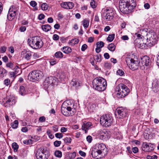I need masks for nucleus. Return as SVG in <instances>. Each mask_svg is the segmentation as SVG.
<instances>
[{
    "label": "nucleus",
    "mask_w": 159,
    "mask_h": 159,
    "mask_svg": "<svg viewBox=\"0 0 159 159\" xmlns=\"http://www.w3.org/2000/svg\"><path fill=\"white\" fill-rule=\"evenodd\" d=\"M39 120L41 122H44L45 120V118L44 116L41 117L39 118Z\"/></svg>",
    "instance_id": "nucleus-61"
},
{
    "label": "nucleus",
    "mask_w": 159,
    "mask_h": 159,
    "mask_svg": "<svg viewBox=\"0 0 159 159\" xmlns=\"http://www.w3.org/2000/svg\"><path fill=\"white\" fill-rule=\"evenodd\" d=\"M69 101L64 102L62 104L61 107V112L65 116H68L74 115L76 111L73 105L70 104Z\"/></svg>",
    "instance_id": "nucleus-1"
},
{
    "label": "nucleus",
    "mask_w": 159,
    "mask_h": 159,
    "mask_svg": "<svg viewBox=\"0 0 159 159\" xmlns=\"http://www.w3.org/2000/svg\"><path fill=\"white\" fill-rule=\"evenodd\" d=\"M114 10L113 8L110 7H107L104 10L106 12V15L104 16L105 19L109 20L113 18V15Z\"/></svg>",
    "instance_id": "nucleus-14"
},
{
    "label": "nucleus",
    "mask_w": 159,
    "mask_h": 159,
    "mask_svg": "<svg viewBox=\"0 0 159 159\" xmlns=\"http://www.w3.org/2000/svg\"><path fill=\"white\" fill-rule=\"evenodd\" d=\"M89 20L86 19H84L83 20L82 22L83 26L84 28H87L88 27L89 24Z\"/></svg>",
    "instance_id": "nucleus-30"
},
{
    "label": "nucleus",
    "mask_w": 159,
    "mask_h": 159,
    "mask_svg": "<svg viewBox=\"0 0 159 159\" xmlns=\"http://www.w3.org/2000/svg\"><path fill=\"white\" fill-rule=\"evenodd\" d=\"M55 137L57 138L61 139L63 137V134L61 133H57L55 134Z\"/></svg>",
    "instance_id": "nucleus-49"
},
{
    "label": "nucleus",
    "mask_w": 159,
    "mask_h": 159,
    "mask_svg": "<svg viewBox=\"0 0 159 159\" xmlns=\"http://www.w3.org/2000/svg\"><path fill=\"white\" fill-rule=\"evenodd\" d=\"M68 9L72 8L74 7V4L71 2H67Z\"/></svg>",
    "instance_id": "nucleus-42"
},
{
    "label": "nucleus",
    "mask_w": 159,
    "mask_h": 159,
    "mask_svg": "<svg viewBox=\"0 0 159 159\" xmlns=\"http://www.w3.org/2000/svg\"><path fill=\"white\" fill-rule=\"evenodd\" d=\"M49 152L44 149H39L35 153L37 159H48L49 156Z\"/></svg>",
    "instance_id": "nucleus-9"
},
{
    "label": "nucleus",
    "mask_w": 159,
    "mask_h": 159,
    "mask_svg": "<svg viewBox=\"0 0 159 159\" xmlns=\"http://www.w3.org/2000/svg\"><path fill=\"white\" fill-rule=\"evenodd\" d=\"M71 85L75 87V88H77L79 86H80L81 84V82L78 79H73L70 83Z\"/></svg>",
    "instance_id": "nucleus-21"
},
{
    "label": "nucleus",
    "mask_w": 159,
    "mask_h": 159,
    "mask_svg": "<svg viewBox=\"0 0 159 159\" xmlns=\"http://www.w3.org/2000/svg\"><path fill=\"white\" fill-rule=\"evenodd\" d=\"M105 82V80L102 78L99 77L94 79L93 81V88L98 86L102 83Z\"/></svg>",
    "instance_id": "nucleus-18"
},
{
    "label": "nucleus",
    "mask_w": 159,
    "mask_h": 159,
    "mask_svg": "<svg viewBox=\"0 0 159 159\" xmlns=\"http://www.w3.org/2000/svg\"><path fill=\"white\" fill-rule=\"evenodd\" d=\"M129 5L130 7H129L130 9L133 10L136 6V0H128Z\"/></svg>",
    "instance_id": "nucleus-28"
},
{
    "label": "nucleus",
    "mask_w": 159,
    "mask_h": 159,
    "mask_svg": "<svg viewBox=\"0 0 159 159\" xmlns=\"http://www.w3.org/2000/svg\"><path fill=\"white\" fill-rule=\"evenodd\" d=\"M107 48L110 51L113 52L115 49L116 46L114 44L111 43L108 45Z\"/></svg>",
    "instance_id": "nucleus-31"
},
{
    "label": "nucleus",
    "mask_w": 159,
    "mask_h": 159,
    "mask_svg": "<svg viewBox=\"0 0 159 159\" xmlns=\"http://www.w3.org/2000/svg\"><path fill=\"white\" fill-rule=\"evenodd\" d=\"M42 28L43 30L46 32L49 31L51 29V26L48 24L42 25Z\"/></svg>",
    "instance_id": "nucleus-29"
},
{
    "label": "nucleus",
    "mask_w": 159,
    "mask_h": 159,
    "mask_svg": "<svg viewBox=\"0 0 159 159\" xmlns=\"http://www.w3.org/2000/svg\"><path fill=\"white\" fill-rule=\"evenodd\" d=\"M104 56L105 59H108L110 57L109 54L107 53H105L104 54Z\"/></svg>",
    "instance_id": "nucleus-62"
},
{
    "label": "nucleus",
    "mask_w": 159,
    "mask_h": 159,
    "mask_svg": "<svg viewBox=\"0 0 159 159\" xmlns=\"http://www.w3.org/2000/svg\"><path fill=\"white\" fill-rule=\"evenodd\" d=\"M19 93L21 96H23L27 94V92L24 86H21L19 88Z\"/></svg>",
    "instance_id": "nucleus-24"
},
{
    "label": "nucleus",
    "mask_w": 159,
    "mask_h": 159,
    "mask_svg": "<svg viewBox=\"0 0 159 159\" xmlns=\"http://www.w3.org/2000/svg\"><path fill=\"white\" fill-rule=\"evenodd\" d=\"M95 148L101 154L102 156L105 155L107 153V149L104 144L102 143L97 144L95 147Z\"/></svg>",
    "instance_id": "nucleus-12"
},
{
    "label": "nucleus",
    "mask_w": 159,
    "mask_h": 159,
    "mask_svg": "<svg viewBox=\"0 0 159 159\" xmlns=\"http://www.w3.org/2000/svg\"><path fill=\"white\" fill-rule=\"evenodd\" d=\"M147 44L150 46H152L157 43V35L152 30L150 31L147 33Z\"/></svg>",
    "instance_id": "nucleus-5"
},
{
    "label": "nucleus",
    "mask_w": 159,
    "mask_h": 159,
    "mask_svg": "<svg viewBox=\"0 0 159 159\" xmlns=\"http://www.w3.org/2000/svg\"><path fill=\"white\" fill-rule=\"evenodd\" d=\"M18 121L17 120H15L11 124V125L13 128L16 129L18 127Z\"/></svg>",
    "instance_id": "nucleus-36"
},
{
    "label": "nucleus",
    "mask_w": 159,
    "mask_h": 159,
    "mask_svg": "<svg viewBox=\"0 0 159 159\" xmlns=\"http://www.w3.org/2000/svg\"><path fill=\"white\" fill-rule=\"evenodd\" d=\"M116 96L118 98H123L128 95L129 89L123 84H120L114 89Z\"/></svg>",
    "instance_id": "nucleus-2"
},
{
    "label": "nucleus",
    "mask_w": 159,
    "mask_h": 159,
    "mask_svg": "<svg viewBox=\"0 0 159 159\" xmlns=\"http://www.w3.org/2000/svg\"><path fill=\"white\" fill-rule=\"evenodd\" d=\"M30 5L31 6L34 7L37 5V3L35 1H32L30 2Z\"/></svg>",
    "instance_id": "nucleus-54"
},
{
    "label": "nucleus",
    "mask_w": 159,
    "mask_h": 159,
    "mask_svg": "<svg viewBox=\"0 0 159 159\" xmlns=\"http://www.w3.org/2000/svg\"><path fill=\"white\" fill-rule=\"evenodd\" d=\"M19 8L17 7L11 6L9 9L7 15V18L9 20H12L14 18Z\"/></svg>",
    "instance_id": "nucleus-10"
},
{
    "label": "nucleus",
    "mask_w": 159,
    "mask_h": 159,
    "mask_svg": "<svg viewBox=\"0 0 159 159\" xmlns=\"http://www.w3.org/2000/svg\"><path fill=\"white\" fill-rule=\"evenodd\" d=\"M7 67L13 69L14 68L13 64L11 62H9L6 64Z\"/></svg>",
    "instance_id": "nucleus-48"
},
{
    "label": "nucleus",
    "mask_w": 159,
    "mask_h": 159,
    "mask_svg": "<svg viewBox=\"0 0 159 159\" xmlns=\"http://www.w3.org/2000/svg\"><path fill=\"white\" fill-rule=\"evenodd\" d=\"M76 155V153L75 152L70 153L68 154V156L70 159H73L74 158Z\"/></svg>",
    "instance_id": "nucleus-37"
},
{
    "label": "nucleus",
    "mask_w": 159,
    "mask_h": 159,
    "mask_svg": "<svg viewBox=\"0 0 159 159\" xmlns=\"http://www.w3.org/2000/svg\"><path fill=\"white\" fill-rule=\"evenodd\" d=\"M31 141V139L25 140L23 141V143L26 144H28L30 143Z\"/></svg>",
    "instance_id": "nucleus-60"
},
{
    "label": "nucleus",
    "mask_w": 159,
    "mask_h": 159,
    "mask_svg": "<svg viewBox=\"0 0 159 159\" xmlns=\"http://www.w3.org/2000/svg\"><path fill=\"white\" fill-rule=\"evenodd\" d=\"M113 118L109 115H102L100 118L101 124L103 126L108 127L111 125L112 123Z\"/></svg>",
    "instance_id": "nucleus-7"
},
{
    "label": "nucleus",
    "mask_w": 159,
    "mask_h": 159,
    "mask_svg": "<svg viewBox=\"0 0 159 159\" xmlns=\"http://www.w3.org/2000/svg\"><path fill=\"white\" fill-rule=\"evenodd\" d=\"M79 39H75L69 40L68 42V43L69 45H74L77 44L79 43Z\"/></svg>",
    "instance_id": "nucleus-27"
},
{
    "label": "nucleus",
    "mask_w": 159,
    "mask_h": 159,
    "mask_svg": "<svg viewBox=\"0 0 159 159\" xmlns=\"http://www.w3.org/2000/svg\"><path fill=\"white\" fill-rule=\"evenodd\" d=\"M90 5L93 8H95L96 7L95 2L93 0H92L90 2Z\"/></svg>",
    "instance_id": "nucleus-51"
},
{
    "label": "nucleus",
    "mask_w": 159,
    "mask_h": 159,
    "mask_svg": "<svg viewBox=\"0 0 159 159\" xmlns=\"http://www.w3.org/2000/svg\"><path fill=\"white\" fill-rule=\"evenodd\" d=\"M52 130L55 132H56L58 131V127L57 125L52 126Z\"/></svg>",
    "instance_id": "nucleus-53"
},
{
    "label": "nucleus",
    "mask_w": 159,
    "mask_h": 159,
    "mask_svg": "<svg viewBox=\"0 0 159 159\" xmlns=\"http://www.w3.org/2000/svg\"><path fill=\"white\" fill-rule=\"evenodd\" d=\"M154 146L153 144L144 142L143 144L142 149L146 152H150L154 149Z\"/></svg>",
    "instance_id": "nucleus-13"
},
{
    "label": "nucleus",
    "mask_w": 159,
    "mask_h": 159,
    "mask_svg": "<svg viewBox=\"0 0 159 159\" xmlns=\"http://www.w3.org/2000/svg\"><path fill=\"white\" fill-rule=\"evenodd\" d=\"M28 43L30 46L34 49L40 48L43 45V43L40 37L37 36L32 37L30 39H29Z\"/></svg>",
    "instance_id": "nucleus-3"
},
{
    "label": "nucleus",
    "mask_w": 159,
    "mask_h": 159,
    "mask_svg": "<svg viewBox=\"0 0 159 159\" xmlns=\"http://www.w3.org/2000/svg\"><path fill=\"white\" fill-rule=\"evenodd\" d=\"M68 5L67 2H64L61 4V7L66 9H68Z\"/></svg>",
    "instance_id": "nucleus-43"
},
{
    "label": "nucleus",
    "mask_w": 159,
    "mask_h": 159,
    "mask_svg": "<svg viewBox=\"0 0 159 159\" xmlns=\"http://www.w3.org/2000/svg\"><path fill=\"white\" fill-rule=\"evenodd\" d=\"M45 17V16L42 14H39L38 16V19L40 20L43 19Z\"/></svg>",
    "instance_id": "nucleus-56"
},
{
    "label": "nucleus",
    "mask_w": 159,
    "mask_h": 159,
    "mask_svg": "<svg viewBox=\"0 0 159 159\" xmlns=\"http://www.w3.org/2000/svg\"><path fill=\"white\" fill-rule=\"evenodd\" d=\"M55 155L56 157L61 158L62 157V152L60 151H56L55 152Z\"/></svg>",
    "instance_id": "nucleus-38"
},
{
    "label": "nucleus",
    "mask_w": 159,
    "mask_h": 159,
    "mask_svg": "<svg viewBox=\"0 0 159 159\" xmlns=\"http://www.w3.org/2000/svg\"><path fill=\"white\" fill-rule=\"evenodd\" d=\"M126 109L120 107L116 109L115 114L116 116H118L117 117L122 118L126 116Z\"/></svg>",
    "instance_id": "nucleus-16"
},
{
    "label": "nucleus",
    "mask_w": 159,
    "mask_h": 159,
    "mask_svg": "<svg viewBox=\"0 0 159 159\" xmlns=\"http://www.w3.org/2000/svg\"><path fill=\"white\" fill-rule=\"evenodd\" d=\"M10 80L8 79H5L4 81V84L6 86H7L10 84Z\"/></svg>",
    "instance_id": "nucleus-46"
},
{
    "label": "nucleus",
    "mask_w": 159,
    "mask_h": 159,
    "mask_svg": "<svg viewBox=\"0 0 159 159\" xmlns=\"http://www.w3.org/2000/svg\"><path fill=\"white\" fill-rule=\"evenodd\" d=\"M64 142L66 143H70L71 141V139L70 137H66L63 139Z\"/></svg>",
    "instance_id": "nucleus-41"
},
{
    "label": "nucleus",
    "mask_w": 159,
    "mask_h": 159,
    "mask_svg": "<svg viewBox=\"0 0 159 159\" xmlns=\"http://www.w3.org/2000/svg\"><path fill=\"white\" fill-rule=\"evenodd\" d=\"M31 56V52L30 51H27L23 53L24 57L27 60L30 59Z\"/></svg>",
    "instance_id": "nucleus-23"
},
{
    "label": "nucleus",
    "mask_w": 159,
    "mask_h": 159,
    "mask_svg": "<svg viewBox=\"0 0 159 159\" xmlns=\"http://www.w3.org/2000/svg\"><path fill=\"white\" fill-rule=\"evenodd\" d=\"M97 136L100 139L106 140L110 138L111 134L109 132H108L105 130L101 129L98 131Z\"/></svg>",
    "instance_id": "nucleus-11"
},
{
    "label": "nucleus",
    "mask_w": 159,
    "mask_h": 159,
    "mask_svg": "<svg viewBox=\"0 0 159 159\" xmlns=\"http://www.w3.org/2000/svg\"><path fill=\"white\" fill-rule=\"evenodd\" d=\"M61 143V142L59 141H56L54 142V145L56 147L59 146Z\"/></svg>",
    "instance_id": "nucleus-47"
},
{
    "label": "nucleus",
    "mask_w": 159,
    "mask_h": 159,
    "mask_svg": "<svg viewBox=\"0 0 159 159\" xmlns=\"http://www.w3.org/2000/svg\"><path fill=\"white\" fill-rule=\"evenodd\" d=\"M158 85V84L157 83V81L156 80H154L152 83V89H154V88H157Z\"/></svg>",
    "instance_id": "nucleus-45"
},
{
    "label": "nucleus",
    "mask_w": 159,
    "mask_h": 159,
    "mask_svg": "<svg viewBox=\"0 0 159 159\" xmlns=\"http://www.w3.org/2000/svg\"><path fill=\"white\" fill-rule=\"evenodd\" d=\"M67 130V129L66 128L64 127L61 128V132H66Z\"/></svg>",
    "instance_id": "nucleus-64"
},
{
    "label": "nucleus",
    "mask_w": 159,
    "mask_h": 159,
    "mask_svg": "<svg viewBox=\"0 0 159 159\" xmlns=\"http://www.w3.org/2000/svg\"><path fill=\"white\" fill-rule=\"evenodd\" d=\"M86 140L89 143H90L92 140V138L91 136L89 135L86 137Z\"/></svg>",
    "instance_id": "nucleus-52"
},
{
    "label": "nucleus",
    "mask_w": 159,
    "mask_h": 159,
    "mask_svg": "<svg viewBox=\"0 0 159 159\" xmlns=\"http://www.w3.org/2000/svg\"><path fill=\"white\" fill-rule=\"evenodd\" d=\"M59 37L58 35L56 34H55L53 35V39L54 40H57L59 39Z\"/></svg>",
    "instance_id": "nucleus-59"
},
{
    "label": "nucleus",
    "mask_w": 159,
    "mask_h": 159,
    "mask_svg": "<svg viewBox=\"0 0 159 159\" xmlns=\"http://www.w3.org/2000/svg\"><path fill=\"white\" fill-rule=\"evenodd\" d=\"M141 64L143 66H148L151 65V60L148 57L145 56L141 58Z\"/></svg>",
    "instance_id": "nucleus-17"
},
{
    "label": "nucleus",
    "mask_w": 159,
    "mask_h": 159,
    "mask_svg": "<svg viewBox=\"0 0 159 159\" xmlns=\"http://www.w3.org/2000/svg\"><path fill=\"white\" fill-rule=\"evenodd\" d=\"M126 61L127 66L131 70H134L138 68L139 62L137 60H134L131 57H128L126 58Z\"/></svg>",
    "instance_id": "nucleus-8"
},
{
    "label": "nucleus",
    "mask_w": 159,
    "mask_h": 159,
    "mask_svg": "<svg viewBox=\"0 0 159 159\" xmlns=\"http://www.w3.org/2000/svg\"><path fill=\"white\" fill-rule=\"evenodd\" d=\"M15 100L12 96H10L8 100H6L3 105L5 107L12 105L14 102Z\"/></svg>",
    "instance_id": "nucleus-22"
},
{
    "label": "nucleus",
    "mask_w": 159,
    "mask_h": 159,
    "mask_svg": "<svg viewBox=\"0 0 159 159\" xmlns=\"http://www.w3.org/2000/svg\"><path fill=\"white\" fill-rule=\"evenodd\" d=\"M87 48V45L86 44H84L82 46L81 48V50L83 51H84Z\"/></svg>",
    "instance_id": "nucleus-55"
},
{
    "label": "nucleus",
    "mask_w": 159,
    "mask_h": 159,
    "mask_svg": "<svg viewBox=\"0 0 159 159\" xmlns=\"http://www.w3.org/2000/svg\"><path fill=\"white\" fill-rule=\"evenodd\" d=\"M121 39L124 40H128L129 39V37L127 35H124L121 37Z\"/></svg>",
    "instance_id": "nucleus-63"
},
{
    "label": "nucleus",
    "mask_w": 159,
    "mask_h": 159,
    "mask_svg": "<svg viewBox=\"0 0 159 159\" xmlns=\"http://www.w3.org/2000/svg\"><path fill=\"white\" fill-rule=\"evenodd\" d=\"M129 7L128 0H120L119 8L121 12L125 14L130 12L132 9L129 8Z\"/></svg>",
    "instance_id": "nucleus-4"
},
{
    "label": "nucleus",
    "mask_w": 159,
    "mask_h": 159,
    "mask_svg": "<svg viewBox=\"0 0 159 159\" xmlns=\"http://www.w3.org/2000/svg\"><path fill=\"white\" fill-rule=\"evenodd\" d=\"M93 125L90 122H84L82 125V129L85 131V133L88 132V130L93 127Z\"/></svg>",
    "instance_id": "nucleus-19"
},
{
    "label": "nucleus",
    "mask_w": 159,
    "mask_h": 159,
    "mask_svg": "<svg viewBox=\"0 0 159 159\" xmlns=\"http://www.w3.org/2000/svg\"><path fill=\"white\" fill-rule=\"evenodd\" d=\"M101 55L99 54L98 55L95 56L94 57V59L97 62H100L101 61Z\"/></svg>",
    "instance_id": "nucleus-35"
},
{
    "label": "nucleus",
    "mask_w": 159,
    "mask_h": 159,
    "mask_svg": "<svg viewBox=\"0 0 159 159\" xmlns=\"http://www.w3.org/2000/svg\"><path fill=\"white\" fill-rule=\"evenodd\" d=\"M115 38V34H111L109 35L107 38V40L110 42L112 41Z\"/></svg>",
    "instance_id": "nucleus-34"
},
{
    "label": "nucleus",
    "mask_w": 159,
    "mask_h": 159,
    "mask_svg": "<svg viewBox=\"0 0 159 159\" xmlns=\"http://www.w3.org/2000/svg\"><path fill=\"white\" fill-rule=\"evenodd\" d=\"M96 45L97 47L101 48L104 47V43L102 41H99L96 43Z\"/></svg>",
    "instance_id": "nucleus-39"
},
{
    "label": "nucleus",
    "mask_w": 159,
    "mask_h": 159,
    "mask_svg": "<svg viewBox=\"0 0 159 159\" xmlns=\"http://www.w3.org/2000/svg\"><path fill=\"white\" fill-rule=\"evenodd\" d=\"M79 153L81 156L82 157H85L86 156V153L81 150H80L79 151Z\"/></svg>",
    "instance_id": "nucleus-58"
},
{
    "label": "nucleus",
    "mask_w": 159,
    "mask_h": 159,
    "mask_svg": "<svg viewBox=\"0 0 159 159\" xmlns=\"http://www.w3.org/2000/svg\"><path fill=\"white\" fill-rule=\"evenodd\" d=\"M55 56L57 58H61L63 57L62 53L61 52H57L55 54Z\"/></svg>",
    "instance_id": "nucleus-33"
},
{
    "label": "nucleus",
    "mask_w": 159,
    "mask_h": 159,
    "mask_svg": "<svg viewBox=\"0 0 159 159\" xmlns=\"http://www.w3.org/2000/svg\"><path fill=\"white\" fill-rule=\"evenodd\" d=\"M132 151L134 153H136L138 151V149L137 147H134L132 148Z\"/></svg>",
    "instance_id": "nucleus-57"
},
{
    "label": "nucleus",
    "mask_w": 159,
    "mask_h": 159,
    "mask_svg": "<svg viewBox=\"0 0 159 159\" xmlns=\"http://www.w3.org/2000/svg\"><path fill=\"white\" fill-rule=\"evenodd\" d=\"M61 50L65 53H70L71 51V48L69 47H64L61 49Z\"/></svg>",
    "instance_id": "nucleus-26"
},
{
    "label": "nucleus",
    "mask_w": 159,
    "mask_h": 159,
    "mask_svg": "<svg viewBox=\"0 0 159 159\" xmlns=\"http://www.w3.org/2000/svg\"><path fill=\"white\" fill-rule=\"evenodd\" d=\"M12 148L13 149V151L14 152L17 151L18 148V146L17 143H13L12 144Z\"/></svg>",
    "instance_id": "nucleus-32"
},
{
    "label": "nucleus",
    "mask_w": 159,
    "mask_h": 159,
    "mask_svg": "<svg viewBox=\"0 0 159 159\" xmlns=\"http://www.w3.org/2000/svg\"><path fill=\"white\" fill-rule=\"evenodd\" d=\"M116 74L120 76H122L123 75L124 72L122 70L119 69L117 71Z\"/></svg>",
    "instance_id": "nucleus-50"
},
{
    "label": "nucleus",
    "mask_w": 159,
    "mask_h": 159,
    "mask_svg": "<svg viewBox=\"0 0 159 159\" xmlns=\"http://www.w3.org/2000/svg\"><path fill=\"white\" fill-rule=\"evenodd\" d=\"M91 155L93 157L95 158L96 159H98V155H101V154L100 153H99V152L94 148L92 150Z\"/></svg>",
    "instance_id": "nucleus-25"
},
{
    "label": "nucleus",
    "mask_w": 159,
    "mask_h": 159,
    "mask_svg": "<svg viewBox=\"0 0 159 159\" xmlns=\"http://www.w3.org/2000/svg\"><path fill=\"white\" fill-rule=\"evenodd\" d=\"M56 78L54 77L50 76L46 78L44 82L43 85L45 87L47 88L54 84L56 81Z\"/></svg>",
    "instance_id": "nucleus-15"
},
{
    "label": "nucleus",
    "mask_w": 159,
    "mask_h": 159,
    "mask_svg": "<svg viewBox=\"0 0 159 159\" xmlns=\"http://www.w3.org/2000/svg\"><path fill=\"white\" fill-rule=\"evenodd\" d=\"M14 69H15V71L13 72L16 75H18L20 74V73H18V71L20 70V69L18 68V66H16L14 67Z\"/></svg>",
    "instance_id": "nucleus-44"
},
{
    "label": "nucleus",
    "mask_w": 159,
    "mask_h": 159,
    "mask_svg": "<svg viewBox=\"0 0 159 159\" xmlns=\"http://www.w3.org/2000/svg\"><path fill=\"white\" fill-rule=\"evenodd\" d=\"M107 82L105 80V82L102 83L98 85V86H97V87H95L94 88L95 90H97L99 91H102L104 90L107 87Z\"/></svg>",
    "instance_id": "nucleus-20"
},
{
    "label": "nucleus",
    "mask_w": 159,
    "mask_h": 159,
    "mask_svg": "<svg viewBox=\"0 0 159 159\" xmlns=\"http://www.w3.org/2000/svg\"><path fill=\"white\" fill-rule=\"evenodd\" d=\"M43 72L39 70H35L30 72L28 75V79L31 81H38L43 76Z\"/></svg>",
    "instance_id": "nucleus-6"
},
{
    "label": "nucleus",
    "mask_w": 159,
    "mask_h": 159,
    "mask_svg": "<svg viewBox=\"0 0 159 159\" xmlns=\"http://www.w3.org/2000/svg\"><path fill=\"white\" fill-rule=\"evenodd\" d=\"M48 7V4L45 3H43L41 5V8L43 10H46Z\"/></svg>",
    "instance_id": "nucleus-40"
}]
</instances>
